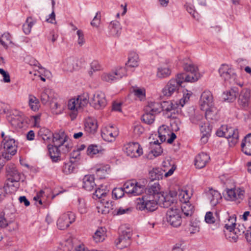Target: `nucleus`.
<instances>
[{
  "label": "nucleus",
  "instance_id": "1",
  "mask_svg": "<svg viewBox=\"0 0 251 251\" xmlns=\"http://www.w3.org/2000/svg\"><path fill=\"white\" fill-rule=\"evenodd\" d=\"M175 198L172 194L162 193L158 182L148 185L142 198L137 199L136 208L139 210L152 212L157 208V204H162L164 208H169L174 203Z\"/></svg>",
  "mask_w": 251,
  "mask_h": 251
},
{
  "label": "nucleus",
  "instance_id": "2",
  "mask_svg": "<svg viewBox=\"0 0 251 251\" xmlns=\"http://www.w3.org/2000/svg\"><path fill=\"white\" fill-rule=\"evenodd\" d=\"M6 180L3 188H0V202L5 197V191L10 192L19 187L18 182L21 179V174L18 171L16 165L9 163L5 167Z\"/></svg>",
  "mask_w": 251,
  "mask_h": 251
},
{
  "label": "nucleus",
  "instance_id": "3",
  "mask_svg": "<svg viewBox=\"0 0 251 251\" xmlns=\"http://www.w3.org/2000/svg\"><path fill=\"white\" fill-rule=\"evenodd\" d=\"M183 67L184 70L189 74L180 73L178 75H183L182 76L185 82H194L197 81L201 77L198 67L190 60L188 59L184 60Z\"/></svg>",
  "mask_w": 251,
  "mask_h": 251
},
{
  "label": "nucleus",
  "instance_id": "4",
  "mask_svg": "<svg viewBox=\"0 0 251 251\" xmlns=\"http://www.w3.org/2000/svg\"><path fill=\"white\" fill-rule=\"evenodd\" d=\"M87 96H79L76 99L70 100L68 104V109L71 111L70 116L72 119H75L78 110L85 107L88 103Z\"/></svg>",
  "mask_w": 251,
  "mask_h": 251
},
{
  "label": "nucleus",
  "instance_id": "5",
  "mask_svg": "<svg viewBox=\"0 0 251 251\" xmlns=\"http://www.w3.org/2000/svg\"><path fill=\"white\" fill-rule=\"evenodd\" d=\"M183 75H177L176 79L170 80L162 90V94L166 97L172 96L174 93L177 92L181 84L185 82Z\"/></svg>",
  "mask_w": 251,
  "mask_h": 251
},
{
  "label": "nucleus",
  "instance_id": "6",
  "mask_svg": "<svg viewBox=\"0 0 251 251\" xmlns=\"http://www.w3.org/2000/svg\"><path fill=\"white\" fill-rule=\"evenodd\" d=\"M199 103L201 109L205 111V116L207 117L210 116L213 108V97L211 92H203L201 95Z\"/></svg>",
  "mask_w": 251,
  "mask_h": 251
},
{
  "label": "nucleus",
  "instance_id": "7",
  "mask_svg": "<svg viewBox=\"0 0 251 251\" xmlns=\"http://www.w3.org/2000/svg\"><path fill=\"white\" fill-rule=\"evenodd\" d=\"M171 206L172 207L167 212V221L173 226L177 227L180 226L181 223L180 210L175 205V201L174 203L171 204L170 206Z\"/></svg>",
  "mask_w": 251,
  "mask_h": 251
},
{
  "label": "nucleus",
  "instance_id": "8",
  "mask_svg": "<svg viewBox=\"0 0 251 251\" xmlns=\"http://www.w3.org/2000/svg\"><path fill=\"white\" fill-rule=\"evenodd\" d=\"M75 221V215L71 212L62 214L58 219L57 226L60 230H64Z\"/></svg>",
  "mask_w": 251,
  "mask_h": 251
},
{
  "label": "nucleus",
  "instance_id": "9",
  "mask_svg": "<svg viewBox=\"0 0 251 251\" xmlns=\"http://www.w3.org/2000/svg\"><path fill=\"white\" fill-rule=\"evenodd\" d=\"M106 104L105 94L101 91L96 92L90 102V104L96 109L103 108Z\"/></svg>",
  "mask_w": 251,
  "mask_h": 251
},
{
  "label": "nucleus",
  "instance_id": "10",
  "mask_svg": "<svg viewBox=\"0 0 251 251\" xmlns=\"http://www.w3.org/2000/svg\"><path fill=\"white\" fill-rule=\"evenodd\" d=\"M124 186L125 192L133 196L141 195L146 189L144 185L136 182H127L124 184Z\"/></svg>",
  "mask_w": 251,
  "mask_h": 251
},
{
  "label": "nucleus",
  "instance_id": "11",
  "mask_svg": "<svg viewBox=\"0 0 251 251\" xmlns=\"http://www.w3.org/2000/svg\"><path fill=\"white\" fill-rule=\"evenodd\" d=\"M132 234L130 230H123L120 234L118 241L116 242V247L122 249L129 246L131 243L130 238Z\"/></svg>",
  "mask_w": 251,
  "mask_h": 251
},
{
  "label": "nucleus",
  "instance_id": "12",
  "mask_svg": "<svg viewBox=\"0 0 251 251\" xmlns=\"http://www.w3.org/2000/svg\"><path fill=\"white\" fill-rule=\"evenodd\" d=\"M245 191L241 188H232L226 190V199L229 201H236L240 202L244 198Z\"/></svg>",
  "mask_w": 251,
  "mask_h": 251
},
{
  "label": "nucleus",
  "instance_id": "13",
  "mask_svg": "<svg viewBox=\"0 0 251 251\" xmlns=\"http://www.w3.org/2000/svg\"><path fill=\"white\" fill-rule=\"evenodd\" d=\"M160 104L161 111L171 113L170 115L167 116L168 118L173 119L176 118L175 111L178 112L177 109L179 106L178 103L176 101H163Z\"/></svg>",
  "mask_w": 251,
  "mask_h": 251
},
{
  "label": "nucleus",
  "instance_id": "14",
  "mask_svg": "<svg viewBox=\"0 0 251 251\" xmlns=\"http://www.w3.org/2000/svg\"><path fill=\"white\" fill-rule=\"evenodd\" d=\"M125 68H121L119 70L111 72L109 73H103L101 75V78L102 80L112 83L114 81L119 79L125 75Z\"/></svg>",
  "mask_w": 251,
  "mask_h": 251
},
{
  "label": "nucleus",
  "instance_id": "15",
  "mask_svg": "<svg viewBox=\"0 0 251 251\" xmlns=\"http://www.w3.org/2000/svg\"><path fill=\"white\" fill-rule=\"evenodd\" d=\"M118 135V131L113 126L103 127L101 130V137L106 141L112 142Z\"/></svg>",
  "mask_w": 251,
  "mask_h": 251
},
{
  "label": "nucleus",
  "instance_id": "16",
  "mask_svg": "<svg viewBox=\"0 0 251 251\" xmlns=\"http://www.w3.org/2000/svg\"><path fill=\"white\" fill-rule=\"evenodd\" d=\"M125 152L127 155L133 158L140 156L143 153L142 149L138 143H131L127 145Z\"/></svg>",
  "mask_w": 251,
  "mask_h": 251
},
{
  "label": "nucleus",
  "instance_id": "17",
  "mask_svg": "<svg viewBox=\"0 0 251 251\" xmlns=\"http://www.w3.org/2000/svg\"><path fill=\"white\" fill-rule=\"evenodd\" d=\"M52 142L54 145L61 147L69 140V137L65 134V132L60 130L58 132L52 134Z\"/></svg>",
  "mask_w": 251,
  "mask_h": 251
},
{
  "label": "nucleus",
  "instance_id": "18",
  "mask_svg": "<svg viewBox=\"0 0 251 251\" xmlns=\"http://www.w3.org/2000/svg\"><path fill=\"white\" fill-rule=\"evenodd\" d=\"M220 76L225 81H227L230 79H235V74L233 71L228 65L223 64L219 69Z\"/></svg>",
  "mask_w": 251,
  "mask_h": 251
},
{
  "label": "nucleus",
  "instance_id": "19",
  "mask_svg": "<svg viewBox=\"0 0 251 251\" xmlns=\"http://www.w3.org/2000/svg\"><path fill=\"white\" fill-rule=\"evenodd\" d=\"M250 90L249 89H243L238 98V103L244 108L249 106L250 100Z\"/></svg>",
  "mask_w": 251,
  "mask_h": 251
},
{
  "label": "nucleus",
  "instance_id": "20",
  "mask_svg": "<svg viewBox=\"0 0 251 251\" xmlns=\"http://www.w3.org/2000/svg\"><path fill=\"white\" fill-rule=\"evenodd\" d=\"M207 199L209 200L210 204L214 206L222 199L221 194L217 191L211 188L206 192Z\"/></svg>",
  "mask_w": 251,
  "mask_h": 251
},
{
  "label": "nucleus",
  "instance_id": "21",
  "mask_svg": "<svg viewBox=\"0 0 251 251\" xmlns=\"http://www.w3.org/2000/svg\"><path fill=\"white\" fill-rule=\"evenodd\" d=\"M210 160L209 156L204 152L198 154L195 159V165L197 168L201 169L204 167Z\"/></svg>",
  "mask_w": 251,
  "mask_h": 251
},
{
  "label": "nucleus",
  "instance_id": "22",
  "mask_svg": "<svg viewBox=\"0 0 251 251\" xmlns=\"http://www.w3.org/2000/svg\"><path fill=\"white\" fill-rule=\"evenodd\" d=\"M225 134L226 138L228 139L230 146H234L237 143L239 138V132L237 129L229 127L228 133Z\"/></svg>",
  "mask_w": 251,
  "mask_h": 251
},
{
  "label": "nucleus",
  "instance_id": "23",
  "mask_svg": "<svg viewBox=\"0 0 251 251\" xmlns=\"http://www.w3.org/2000/svg\"><path fill=\"white\" fill-rule=\"evenodd\" d=\"M5 151H7L12 155H15L17 151V145L15 139L12 137L9 140L1 143Z\"/></svg>",
  "mask_w": 251,
  "mask_h": 251
},
{
  "label": "nucleus",
  "instance_id": "24",
  "mask_svg": "<svg viewBox=\"0 0 251 251\" xmlns=\"http://www.w3.org/2000/svg\"><path fill=\"white\" fill-rule=\"evenodd\" d=\"M241 147L243 152L251 156V133L247 134L242 140Z\"/></svg>",
  "mask_w": 251,
  "mask_h": 251
},
{
  "label": "nucleus",
  "instance_id": "25",
  "mask_svg": "<svg viewBox=\"0 0 251 251\" xmlns=\"http://www.w3.org/2000/svg\"><path fill=\"white\" fill-rule=\"evenodd\" d=\"M77 59L74 57H70L64 62V70L67 72H72L77 69Z\"/></svg>",
  "mask_w": 251,
  "mask_h": 251
},
{
  "label": "nucleus",
  "instance_id": "26",
  "mask_svg": "<svg viewBox=\"0 0 251 251\" xmlns=\"http://www.w3.org/2000/svg\"><path fill=\"white\" fill-rule=\"evenodd\" d=\"M82 180L83 187L87 191H91L96 187L94 175H85Z\"/></svg>",
  "mask_w": 251,
  "mask_h": 251
},
{
  "label": "nucleus",
  "instance_id": "27",
  "mask_svg": "<svg viewBox=\"0 0 251 251\" xmlns=\"http://www.w3.org/2000/svg\"><path fill=\"white\" fill-rule=\"evenodd\" d=\"M160 104V103L159 102H150L145 107V111L146 112H151L155 115L161 111V105Z\"/></svg>",
  "mask_w": 251,
  "mask_h": 251
},
{
  "label": "nucleus",
  "instance_id": "28",
  "mask_svg": "<svg viewBox=\"0 0 251 251\" xmlns=\"http://www.w3.org/2000/svg\"><path fill=\"white\" fill-rule=\"evenodd\" d=\"M49 152L52 161L57 162L60 160V150L58 146L55 145L51 147L48 146Z\"/></svg>",
  "mask_w": 251,
  "mask_h": 251
},
{
  "label": "nucleus",
  "instance_id": "29",
  "mask_svg": "<svg viewBox=\"0 0 251 251\" xmlns=\"http://www.w3.org/2000/svg\"><path fill=\"white\" fill-rule=\"evenodd\" d=\"M238 94V88L234 87L226 92H224L223 94V98L225 100L232 102L235 100Z\"/></svg>",
  "mask_w": 251,
  "mask_h": 251
},
{
  "label": "nucleus",
  "instance_id": "30",
  "mask_svg": "<svg viewBox=\"0 0 251 251\" xmlns=\"http://www.w3.org/2000/svg\"><path fill=\"white\" fill-rule=\"evenodd\" d=\"M105 229L102 227H98L93 236L96 243H99L104 240L106 237Z\"/></svg>",
  "mask_w": 251,
  "mask_h": 251
},
{
  "label": "nucleus",
  "instance_id": "31",
  "mask_svg": "<svg viewBox=\"0 0 251 251\" xmlns=\"http://www.w3.org/2000/svg\"><path fill=\"white\" fill-rule=\"evenodd\" d=\"M164 171L160 168L153 169L149 172V177L151 181L162 179L164 176Z\"/></svg>",
  "mask_w": 251,
  "mask_h": 251
},
{
  "label": "nucleus",
  "instance_id": "32",
  "mask_svg": "<svg viewBox=\"0 0 251 251\" xmlns=\"http://www.w3.org/2000/svg\"><path fill=\"white\" fill-rule=\"evenodd\" d=\"M53 95L52 92L50 89H45L41 93L40 95L41 101L43 104H46L48 102H50Z\"/></svg>",
  "mask_w": 251,
  "mask_h": 251
},
{
  "label": "nucleus",
  "instance_id": "33",
  "mask_svg": "<svg viewBox=\"0 0 251 251\" xmlns=\"http://www.w3.org/2000/svg\"><path fill=\"white\" fill-rule=\"evenodd\" d=\"M77 165V164L75 163V161L70 160L69 162L67 163H65L62 168L63 172L66 175H69L71 173H73L75 167Z\"/></svg>",
  "mask_w": 251,
  "mask_h": 251
},
{
  "label": "nucleus",
  "instance_id": "34",
  "mask_svg": "<svg viewBox=\"0 0 251 251\" xmlns=\"http://www.w3.org/2000/svg\"><path fill=\"white\" fill-rule=\"evenodd\" d=\"M103 151L101 146L96 144H91L87 148V154L89 156H93L94 155L102 152Z\"/></svg>",
  "mask_w": 251,
  "mask_h": 251
},
{
  "label": "nucleus",
  "instance_id": "35",
  "mask_svg": "<svg viewBox=\"0 0 251 251\" xmlns=\"http://www.w3.org/2000/svg\"><path fill=\"white\" fill-rule=\"evenodd\" d=\"M107 192H108V190L107 189L106 186L101 185L100 187L96 188L93 194V198L101 199L106 195Z\"/></svg>",
  "mask_w": 251,
  "mask_h": 251
},
{
  "label": "nucleus",
  "instance_id": "36",
  "mask_svg": "<svg viewBox=\"0 0 251 251\" xmlns=\"http://www.w3.org/2000/svg\"><path fill=\"white\" fill-rule=\"evenodd\" d=\"M138 55L135 53H131L128 57L126 65L127 67H136L138 65Z\"/></svg>",
  "mask_w": 251,
  "mask_h": 251
},
{
  "label": "nucleus",
  "instance_id": "37",
  "mask_svg": "<svg viewBox=\"0 0 251 251\" xmlns=\"http://www.w3.org/2000/svg\"><path fill=\"white\" fill-rule=\"evenodd\" d=\"M34 24L35 21L31 17L27 18L25 23L23 25V31L25 34H28L30 32L31 28Z\"/></svg>",
  "mask_w": 251,
  "mask_h": 251
},
{
  "label": "nucleus",
  "instance_id": "38",
  "mask_svg": "<svg viewBox=\"0 0 251 251\" xmlns=\"http://www.w3.org/2000/svg\"><path fill=\"white\" fill-rule=\"evenodd\" d=\"M98 126L95 121L90 120L87 121L85 125V130L86 132L94 134L97 130Z\"/></svg>",
  "mask_w": 251,
  "mask_h": 251
},
{
  "label": "nucleus",
  "instance_id": "39",
  "mask_svg": "<svg viewBox=\"0 0 251 251\" xmlns=\"http://www.w3.org/2000/svg\"><path fill=\"white\" fill-rule=\"evenodd\" d=\"M171 70L167 67H160L158 68L156 76L159 78H166L170 75Z\"/></svg>",
  "mask_w": 251,
  "mask_h": 251
},
{
  "label": "nucleus",
  "instance_id": "40",
  "mask_svg": "<svg viewBox=\"0 0 251 251\" xmlns=\"http://www.w3.org/2000/svg\"><path fill=\"white\" fill-rule=\"evenodd\" d=\"M181 210L186 216H191L194 212V207L189 202H185L181 206Z\"/></svg>",
  "mask_w": 251,
  "mask_h": 251
},
{
  "label": "nucleus",
  "instance_id": "41",
  "mask_svg": "<svg viewBox=\"0 0 251 251\" xmlns=\"http://www.w3.org/2000/svg\"><path fill=\"white\" fill-rule=\"evenodd\" d=\"M28 103L30 108L33 111H36L39 109L40 107V102L38 99H37L35 97L30 95L29 96Z\"/></svg>",
  "mask_w": 251,
  "mask_h": 251
},
{
  "label": "nucleus",
  "instance_id": "42",
  "mask_svg": "<svg viewBox=\"0 0 251 251\" xmlns=\"http://www.w3.org/2000/svg\"><path fill=\"white\" fill-rule=\"evenodd\" d=\"M236 218L234 215L229 217L228 223L226 224L225 226V227L230 232V234H231L232 231H233L235 227Z\"/></svg>",
  "mask_w": 251,
  "mask_h": 251
},
{
  "label": "nucleus",
  "instance_id": "43",
  "mask_svg": "<svg viewBox=\"0 0 251 251\" xmlns=\"http://www.w3.org/2000/svg\"><path fill=\"white\" fill-rule=\"evenodd\" d=\"M38 134L44 141H50L52 134L50 133V131L45 128L41 129Z\"/></svg>",
  "mask_w": 251,
  "mask_h": 251
},
{
  "label": "nucleus",
  "instance_id": "44",
  "mask_svg": "<svg viewBox=\"0 0 251 251\" xmlns=\"http://www.w3.org/2000/svg\"><path fill=\"white\" fill-rule=\"evenodd\" d=\"M109 27L113 35H118L121 30L120 23L117 21L111 22Z\"/></svg>",
  "mask_w": 251,
  "mask_h": 251
},
{
  "label": "nucleus",
  "instance_id": "45",
  "mask_svg": "<svg viewBox=\"0 0 251 251\" xmlns=\"http://www.w3.org/2000/svg\"><path fill=\"white\" fill-rule=\"evenodd\" d=\"M155 115L151 112H146L142 117V120L146 124L150 125L153 123Z\"/></svg>",
  "mask_w": 251,
  "mask_h": 251
},
{
  "label": "nucleus",
  "instance_id": "46",
  "mask_svg": "<svg viewBox=\"0 0 251 251\" xmlns=\"http://www.w3.org/2000/svg\"><path fill=\"white\" fill-rule=\"evenodd\" d=\"M90 70L88 72L89 75L91 76L94 72L99 71L101 69V65L99 62L96 60H94L90 64Z\"/></svg>",
  "mask_w": 251,
  "mask_h": 251
},
{
  "label": "nucleus",
  "instance_id": "47",
  "mask_svg": "<svg viewBox=\"0 0 251 251\" xmlns=\"http://www.w3.org/2000/svg\"><path fill=\"white\" fill-rule=\"evenodd\" d=\"M78 210L80 213L83 214L87 212V207L85 201L82 199H78Z\"/></svg>",
  "mask_w": 251,
  "mask_h": 251
},
{
  "label": "nucleus",
  "instance_id": "48",
  "mask_svg": "<svg viewBox=\"0 0 251 251\" xmlns=\"http://www.w3.org/2000/svg\"><path fill=\"white\" fill-rule=\"evenodd\" d=\"M101 201V202L103 203V205L105 209L103 211H105L107 213L110 212V210H113L114 209V202L113 201H105V200L102 199Z\"/></svg>",
  "mask_w": 251,
  "mask_h": 251
},
{
  "label": "nucleus",
  "instance_id": "49",
  "mask_svg": "<svg viewBox=\"0 0 251 251\" xmlns=\"http://www.w3.org/2000/svg\"><path fill=\"white\" fill-rule=\"evenodd\" d=\"M151 152L155 156H159L163 151L160 144H157V146H151Z\"/></svg>",
  "mask_w": 251,
  "mask_h": 251
},
{
  "label": "nucleus",
  "instance_id": "50",
  "mask_svg": "<svg viewBox=\"0 0 251 251\" xmlns=\"http://www.w3.org/2000/svg\"><path fill=\"white\" fill-rule=\"evenodd\" d=\"M124 195V190L122 188H114L112 191V196L116 199L122 198Z\"/></svg>",
  "mask_w": 251,
  "mask_h": 251
},
{
  "label": "nucleus",
  "instance_id": "51",
  "mask_svg": "<svg viewBox=\"0 0 251 251\" xmlns=\"http://www.w3.org/2000/svg\"><path fill=\"white\" fill-rule=\"evenodd\" d=\"M70 159L71 161H75V163H77L80 159V152L79 150H74L70 154Z\"/></svg>",
  "mask_w": 251,
  "mask_h": 251
},
{
  "label": "nucleus",
  "instance_id": "52",
  "mask_svg": "<svg viewBox=\"0 0 251 251\" xmlns=\"http://www.w3.org/2000/svg\"><path fill=\"white\" fill-rule=\"evenodd\" d=\"M100 13L99 12H97L96 16L94 18L93 21L91 23V25L93 26L98 27L100 24Z\"/></svg>",
  "mask_w": 251,
  "mask_h": 251
},
{
  "label": "nucleus",
  "instance_id": "53",
  "mask_svg": "<svg viewBox=\"0 0 251 251\" xmlns=\"http://www.w3.org/2000/svg\"><path fill=\"white\" fill-rule=\"evenodd\" d=\"M187 11L192 15L193 17L195 19H197L198 17V14L195 11L194 7L191 4H186Z\"/></svg>",
  "mask_w": 251,
  "mask_h": 251
},
{
  "label": "nucleus",
  "instance_id": "54",
  "mask_svg": "<svg viewBox=\"0 0 251 251\" xmlns=\"http://www.w3.org/2000/svg\"><path fill=\"white\" fill-rule=\"evenodd\" d=\"M131 209L129 208H124L120 207L118 209H115L112 212V214L116 215H120L130 211Z\"/></svg>",
  "mask_w": 251,
  "mask_h": 251
},
{
  "label": "nucleus",
  "instance_id": "55",
  "mask_svg": "<svg viewBox=\"0 0 251 251\" xmlns=\"http://www.w3.org/2000/svg\"><path fill=\"white\" fill-rule=\"evenodd\" d=\"M133 92L135 95L140 99L144 98L145 97V90L144 89L137 88L134 89Z\"/></svg>",
  "mask_w": 251,
  "mask_h": 251
},
{
  "label": "nucleus",
  "instance_id": "56",
  "mask_svg": "<svg viewBox=\"0 0 251 251\" xmlns=\"http://www.w3.org/2000/svg\"><path fill=\"white\" fill-rule=\"evenodd\" d=\"M72 147V146L71 144H70L68 141L65 144H63L61 147H59V148L61 152L63 153H66L70 151Z\"/></svg>",
  "mask_w": 251,
  "mask_h": 251
},
{
  "label": "nucleus",
  "instance_id": "57",
  "mask_svg": "<svg viewBox=\"0 0 251 251\" xmlns=\"http://www.w3.org/2000/svg\"><path fill=\"white\" fill-rule=\"evenodd\" d=\"M76 34L78 36L77 43L80 46H82L85 43L83 33L82 30H78Z\"/></svg>",
  "mask_w": 251,
  "mask_h": 251
},
{
  "label": "nucleus",
  "instance_id": "58",
  "mask_svg": "<svg viewBox=\"0 0 251 251\" xmlns=\"http://www.w3.org/2000/svg\"><path fill=\"white\" fill-rule=\"evenodd\" d=\"M205 221L207 223L212 224L215 222L214 218L213 216V214L211 212H208L206 213L205 216Z\"/></svg>",
  "mask_w": 251,
  "mask_h": 251
},
{
  "label": "nucleus",
  "instance_id": "59",
  "mask_svg": "<svg viewBox=\"0 0 251 251\" xmlns=\"http://www.w3.org/2000/svg\"><path fill=\"white\" fill-rule=\"evenodd\" d=\"M8 226V222L4 217V213L1 212L0 214V227H5Z\"/></svg>",
  "mask_w": 251,
  "mask_h": 251
},
{
  "label": "nucleus",
  "instance_id": "60",
  "mask_svg": "<svg viewBox=\"0 0 251 251\" xmlns=\"http://www.w3.org/2000/svg\"><path fill=\"white\" fill-rule=\"evenodd\" d=\"M0 136L2 138L1 143L12 138V137L10 134V131L8 130H6L5 132L2 131L1 132Z\"/></svg>",
  "mask_w": 251,
  "mask_h": 251
},
{
  "label": "nucleus",
  "instance_id": "61",
  "mask_svg": "<svg viewBox=\"0 0 251 251\" xmlns=\"http://www.w3.org/2000/svg\"><path fill=\"white\" fill-rule=\"evenodd\" d=\"M190 95L189 93L184 94L183 97L180 100L178 106L183 107L186 102H187L189 100Z\"/></svg>",
  "mask_w": 251,
  "mask_h": 251
},
{
  "label": "nucleus",
  "instance_id": "62",
  "mask_svg": "<svg viewBox=\"0 0 251 251\" xmlns=\"http://www.w3.org/2000/svg\"><path fill=\"white\" fill-rule=\"evenodd\" d=\"M0 74H1L3 77L4 82L7 83L10 81V78L9 74L5 72L3 69L0 68Z\"/></svg>",
  "mask_w": 251,
  "mask_h": 251
},
{
  "label": "nucleus",
  "instance_id": "63",
  "mask_svg": "<svg viewBox=\"0 0 251 251\" xmlns=\"http://www.w3.org/2000/svg\"><path fill=\"white\" fill-rule=\"evenodd\" d=\"M144 129L141 125H137L134 126L133 131L135 134L140 135L143 133Z\"/></svg>",
  "mask_w": 251,
  "mask_h": 251
},
{
  "label": "nucleus",
  "instance_id": "64",
  "mask_svg": "<svg viewBox=\"0 0 251 251\" xmlns=\"http://www.w3.org/2000/svg\"><path fill=\"white\" fill-rule=\"evenodd\" d=\"M236 234L238 235H241L242 233H244L245 232V227L243 225H239L238 227L234 228V229L233 230Z\"/></svg>",
  "mask_w": 251,
  "mask_h": 251
}]
</instances>
